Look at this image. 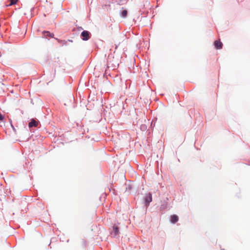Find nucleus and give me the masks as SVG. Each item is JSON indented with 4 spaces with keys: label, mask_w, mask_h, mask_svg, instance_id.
<instances>
[{
    "label": "nucleus",
    "mask_w": 250,
    "mask_h": 250,
    "mask_svg": "<svg viewBox=\"0 0 250 250\" xmlns=\"http://www.w3.org/2000/svg\"><path fill=\"white\" fill-rule=\"evenodd\" d=\"M171 206L168 205L167 200L161 201V205L160 207V212L161 214H164L166 210L170 209Z\"/></svg>",
    "instance_id": "1"
},
{
    "label": "nucleus",
    "mask_w": 250,
    "mask_h": 250,
    "mask_svg": "<svg viewBox=\"0 0 250 250\" xmlns=\"http://www.w3.org/2000/svg\"><path fill=\"white\" fill-rule=\"evenodd\" d=\"M143 201L145 206L147 207L152 201V196L151 192H148L143 197Z\"/></svg>",
    "instance_id": "2"
},
{
    "label": "nucleus",
    "mask_w": 250,
    "mask_h": 250,
    "mask_svg": "<svg viewBox=\"0 0 250 250\" xmlns=\"http://www.w3.org/2000/svg\"><path fill=\"white\" fill-rule=\"evenodd\" d=\"M91 34L87 30H83L80 35L81 39L84 41H88L91 38Z\"/></svg>",
    "instance_id": "3"
},
{
    "label": "nucleus",
    "mask_w": 250,
    "mask_h": 250,
    "mask_svg": "<svg viewBox=\"0 0 250 250\" xmlns=\"http://www.w3.org/2000/svg\"><path fill=\"white\" fill-rule=\"evenodd\" d=\"M121 223H118L117 224H115L113 226V231L111 232V234L114 237L116 236L119 233V229L120 228L119 225Z\"/></svg>",
    "instance_id": "4"
},
{
    "label": "nucleus",
    "mask_w": 250,
    "mask_h": 250,
    "mask_svg": "<svg viewBox=\"0 0 250 250\" xmlns=\"http://www.w3.org/2000/svg\"><path fill=\"white\" fill-rule=\"evenodd\" d=\"M119 15L121 18L125 19L128 15V11L127 9L122 7L120 10Z\"/></svg>",
    "instance_id": "5"
},
{
    "label": "nucleus",
    "mask_w": 250,
    "mask_h": 250,
    "mask_svg": "<svg viewBox=\"0 0 250 250\" xmlns=\"http://www.w3.org/2000/svg\"><path fill=\"white\" fill-rule=\"evenodd\" d=\"M38 124V121H37L33 119L31 120L28 123V127L29 129L31 131V128L33 127H37Z\"/></svg>",
    "instance_id": "6"
},
{
    "label": "nucleus",
    "mask_w": 250,
    "mask_h": 250,
    "mask_svg": "<svg viewBox=\"0 0 250 250\" xmlns=\"http://www.w3.org/2000/svg\"><path fill=\"white\" fill-rule=\"evenodd\" d=\"M43 38L48 39V38H54V33H51L48 31L44 30L42 32Z\"/></svg>",
    "instance_id": "7"
},
{
    "label": "nucleus",
    "mask_w": 250,
    "mask_h": 250,
    "mask_svg": "<svg viewBox=\"0 0 250 250\" xmlns=\"http://www.w3.org/2000/svg\"><path fill=\"white\" fill-rule=\"evenodd\" d=\"M214 45L216 49H220L223 47V43L220 41H215Z\"/></svg>",
    "instance_id": "8"
},
{
    "label": "nucleus",
    "mask_w": 250,
    "mask_h": 250,
    "mask_svg": "<svg viewBox=\"0 0 250 250\" xmlns=\"http://www.w3.org/2000/svg\"><path fill=\"white\" fill-rule=\"evenodd\" d=\"M18 0H8V1L9 2V3L6 4L5 6L9 7L12 6V5L16 4Z\"/></svg>",
    "instance_id": "9"
},
{
    "label": "nucleus",
    "mask_w": 250,
    "mask_h": 250,
    "mask_svg": "<svg viewBox=\"0 0 250 250\" xmlns=\"http://www.w3.org/2000/svg\"><path fill=\"white\" fill-rule=\"evenodd\" d=\"M54 39L56 40H57V42L59 43L62 44V45H67V41H66V40H60V39H59L56 38H54Z\"/></svg>",
    "instance_id": "10"
},
{
    "label": "nucleus",
    "mask_w": 250,
    "mask_h": 250,
    "mask_svg": "<svg viewBox=\"0 0 250 250\" xmlns=\"http://www.w3.org/2000/svg\"><path fill=\"white\" fill-rule=\"evenodd\" d=\"M126 187L125 191L126 192H127V193L129 194L131 192V190L132 188V186L130 184L126 185Z\"/></svg>",
    "instance_id": "11"
},
{
    "label": "nucleus",
    "mask_w": 250,
    "mask_h": 250,
    "mask_svg": "<svg viewBox=\"0 0 250 250\" xmlns=\"http://www.w3.org/2000/svg\"><path fill=\"white\" fill-rule=\"evenodd\" d=\"M54 61L53 65H59L60 63L59 57H55L53 60Z\"/></svg>",
    "instance_id": "12"
},
{
    "label": "nucleus",
    "mask_w": 250,
    "mask_h": 250,
    "mask_svg": "<svg viewBox=\"0 0 250 250\" xmlns=\"http://www.w3.org/2000/svg\"><path fill=\"white\" fill-rule=\"evenodd\" d=\"M51 72L53 73V74H51L50 77L48 78V80H52L55 75V70H54L53 68L51 69Z\"/></svg>",
    "instance_id": "13"
},
{
    "label": "nucleus",
    "mask_w": 250,
    "mask_h": 250,
    "mask_svg": "<svg viewBox=\"0 0 250 250\" xmlns=\"http://www.w3.org/2000/svg\"><path fill=\"white\" fill-rule=\"evenodd\" d=\"M127 0H122V1L121 2L117 1V3L119 5H123L126 2Z\"/></svg>",
    "instance_id": "14"
},
{
    "label": "nucleus",
    "mask_w": 250,
    "mask_h": 250,
    "mask_svg": "<svg viewBox=\"0 0 250 250\" xmlns=\"http://www.w3.org/2000/svg\"><path fill=\"white\" fill-rule=\"evenodd\" d=\"M169 219H179V217L176 214H172L170 215Z\"/></svg>",
    "instance_id": "15"
},
{
    "label": "nucleus",
    "mask_w": 250,
    "mask_h": 250,
    "mask_svg": "<svg viewBox=\"0 0 250 250\" xmlns=\"http://www.w3.org/2000/svg\"><path fill=\"white\" fill-rule=\"evenodd\" d=\"M4 120V116L0 112V121L3 122Z\"/></svg>",
    "instance_id": "16"
},
{
    "label": "nucleus",
    "mask_w": 250,
    "mask_h": 250,
    "mask_svg": "<svg viewBox=\"0 0 250 250\" xmlns=\"http://www.w3.org/2000/svg\"><path fill=\"white\" fill-rule=\"evenodd\" d=\"M10 122L11 126L12 129H13L14 131L15 132H16V129L15 128L14 125H12V120L11 119L10 120Z\"/></svg>",
    "instance_id": "17"
},
{
    "label": "nucleus",
    "mask_w": 250,
    "mask_h": 250,
    "mask_svg": "<svg viewBox=\"0 0 250 250\" xmlns=\"http://www.w3.org/2000/svg\"><path fill=\"white\" fill-rule=\"evenodd\" d=\"M77 28V29L78 31H81V30H83V27L81 26H78Z\"/></svg>",
    "instance_id": "18"
},
{
    "label": "nucleus",
    "mask_w": 250,
    "mask_h": 250,
    "mask_svg": "<svg viewBox=\"0 0 250 250\" xmlns=\"http://www.w3.org/2000/svg\"><path fill=\"white\" fill-rule=\"evenodd\" d=\"M171 220V223L173 224H174V223H176V222L178 220L174 219V220Z\"/></svg>",
    "instance_id": "19"
},
{
    "label": "nucleus",
    "mask_w": 250,
    "mask_h": 250,
    "mask_svg": "<svg viewBox=\"0 0 250 250\" xmlns=\"http://www.w3.org/2000/svg\"><path fill=\"white\" fill-rule=\"evenodd\" d=\"M146 128V125H142V126H141V129H145V128Z\"/></svg>",
    "instance_id": "20"
},
{
    "label": "nucleus",
    "mask_w": 250,
    "mask_h": 250,
    "mask_svg": "<svg viewBox=\"0 0 250 250\" xmlns=\"http://www.w3.org/2000/svg\"><path fill=\"white\" fill-rule=\"evenodd\" d=\"M67 41V42H73V41L72 40H68Z\"/></svg>",
    "instance_id": "21"
},
{
    "label": "nucleus",
    "mask_w": 250,
    "mask_h": 250,
    "mask_svg": "<svg viewBox=\"0 0 250 250\" xmlns=\"http://www.w3.org/2000/svg\"><path fill=\"white\" fill-rule=\"evenodd\" d=\"M43 72H44V75H45L46 74H47L48 73V71H44Z\"/></svg>",
    "instance_id": "22"
},
{
    "label": "nucleus",
    "mask_w": 250,
    "mask_h": 250,
    "mask_svg": "<svg viewBox=\"0 0 250 250\" xmlns=\"http://www.w3.org/2000/svg\"><path fill=\"white\" fill-rule=\"evenodd\" d=\"M34 10V7H32L31 9V12H32V11H33Z\"/></svg>",
    "instance_id": "23"
},
{
    "label": "nucleus",
    "mask_w": 250,
    "mask_h": 250,
    "mask_svg": "<svg viewBox=\"0 0 250 250\" xmlns=\"http://www.w3.org/2000/svg\"><path fill=\"white\" fill-rule=\"evenodd\" d=\"M117 1L121 2V1H122V0H116V2H117Z\"/></svg>",
    "instance_id": "24"
}]
</instances>
